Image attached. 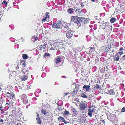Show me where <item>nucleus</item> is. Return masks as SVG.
<instances>
[{
	"label": "nucleus",
	"instance_id": "e2e57ef3",
	"mask_svg": "<svg viewBox=\"0 0 125 125\" xmlns=\"http://www.w3.org/2000/svg\"><path fill=\"white\" fill-rule=\"evenodd\" d=\"M20 125H21V124L20 123Z\"/></svg>",
	"mask_w": 125,
	"mask_h": 125
},
{
	"label": "nucleus",
	"instance_id": "0eeeda50",
	"mask_svg": "<svg viewBox=\"0 0 125 125\" xmlns=\"http://www.w3.org/2000/svg\"><path fill=\"white\" fill-rule=\"evenodd\" d=\"M6 94H9V96H7V97H9L10 99H12L13 100L15 98V94L12 92H10V93L7 92L6 93Z\"/></svg>",
	"mask_w": 125,
	"mask_h": 125
},
{
	"label": "nucleus",
	"instance_id": "680f3d73",
	"mask_svg": "<svg viewBox=\"0 0 125 125\" xmlns=\"http://www.w3.org/2000/svg\"><path fill=\"white\" fill-rule=\"evenodd\" d=\"M115 125H117L116 124H115Z\"/></svg>",
	"mask_w": 125,
	"mask_h": 125
},
{
	"label": "nucleus",
	"instance_id": "6e6d98bb",
	"mask_svg": "<svg viewBox=\"0 0 125 125\" xmlns=\"http://www.w3.org/2000/svg\"><path fill=\"white\" fill-rule=\"evenodd\" d=\"M19 68V67L18 66H17V67H16V69H18Z\"/></svg>",
	"mask_w": 125,
	"mask_h": 125
},
{
	"label": "nucleus",
	"instance_id": "6ab92c4d",
	"mask_svg": "<svg viewBox=\"0 0 125 125\" xmlns=\"http://www.w3.org/2000/svg\"><path fill=\"white\" fill-rule=\"evenodd\" d=\"M68 12L70 14L74 12V10L73 8H69L67 10Z\"/></svg>",
	"mask_w": 125,
	"mask_h": 125
},
{
	"label": "nucleus",
	"instance_id": "9d476101",
	"mask_svg": "<svg viewBox=\"0 0 125 125\" xmlns=\"http://www.w3.org/2000/svg\"><path fill=\"white\" fill-rule=\"evenodd\" d=\"M62 56H58L54 62L56 64H57L62 61Z\"/></svg>",
	"mask_w": 125,
	"mask_h": 125
},
{
	"label": "nucleus",
	"instance_id": "a878e982",
	"mask_svg": "<svg viewBox=\"0 0 125 125\" xmlns=\"http://www.w3.org/2000/svg\"><path fill=\"white\" fill-rule=\"evenodd\" d=\"M41 112L42 113V114H44V115H46L47 114V113H48L46 111H45V110H44L43 109H42L41 110Z\"/></svg>",
	"mask_w": 125,
	"mask_h": 125
},
{
	"label": "nucleus",
	"instance_id": "e433bc0d",
	"mask_svg": "<svg viewBox=\"0 0 125 125\" xmlns=\"http://www.w3.org/2000/svg\"><path fill=\"white\" fill-rule=\"evenodd\" d=\"M8 3V2H7V1L4 0V1H2V2L1 3H2V4H6L7 5V3Z\"/></svg>",
	"mask_w": 125,
	"mask_h": 125
},
{
	"label": "nucleus",
	"instance_id": "c03bdc74",
	"mask_svg": "<svg viewBox=\"0 0 125 125\" xmlns=\"http://www.w3.org/2000/svg\"><path fill=\"white\" fill-rule=\"evenodd\" d=\"M91 49H92L93 51L94 48V47H90Z\"/></svg>",
	"mask_w": 125,
	"mask_h": 125
},
{
	"label": "nucleus",
	"instance_id": "4d7b16f0",
	"mask_svg": "<svg viewBox=\"0 0 125 125\" xmlns=\"http://www.w3.org/2000/svg\"><path fill=\"white\" fill-rule=\"evenodd\" d=\"M42 48H41V46H40V50H42Z\"/></svg>",
	"mask_w": 125,
	"mask_h": 125
},
{
	"label": "nucleus",
	"instance_id": "f257e3e1",
	"mask_svg": "<svg viewBox=\"0 0 125 125\" xmlns=\"http://www.w3.org/2000/svg\"><path fill=\"white\" fill-rule=\"evenodd\" d=\"M72 20L76 23L78 25L81 26V25H83L84 22V21L85 18H79L77 16H72Z\"/></svg>",
	"mask_w": 125,
	"mask_h": 125
},
{
	"label": "nucleus",
	"instance_id": "4468645a",
	"mask_svg": "<svg viewBox=\"0 0 125 125\" xmlns=\"http://www.w3.org/2000/svg\"><path fill=\"white\" fill-rule=\"evenodd\" d=\"M58 120H59L60 121H62V122H63L65 124H66L67 123L66 122V121L65 120L64 117H62L61 116H60L58 118Z\"/></svg>",
	"mask_w": 125,
	"mask_h": 125
},
{
	"label": "nucleus",
	"instance_id": "5701e85b",
	"mask_svg": "<svg viewBox=\"0 0 125 125\" xmlns=\"http://www.w3.org/2000/svg\"><path fill=\"white\" fill-rule=\"evenodd\" d=\"M91 107H90L88 109V112H90L92 113L94 112V108H93L92 109H91Z\"/></svg>",
	"mask_w": 125,
	"mask_h": 125
},
{
	"label": "nucleus",
	"instance_id": "bb28decb",
	"mask_svg": "<svg viewBox=\"0 0 125 125\" xmlns=\"http://www.w3.org/2000/svg\"><path fill=\"white\" fill-rule=\"evenodd\" d=\"M110 50V49L109 47H106L105 48V51L106 52H107L109 51Z\"/></svg>",
	"mask_w": 125,
	"mask_h": 125
},
{
	"label": "nucleus",
	"instance_id": "473e14b6",
	"mask_svg": "<svg viewBox=\"0 0 125 125\" xmlns=\"http://www.w3.org/2000/svg\"><path fill=\"white\" fill-rule=\"evenodd\" d=\"M50 55V54L49 53H45L43 55V56L44 57H47Z\"/></svg>",
	"mask_w": 125,
	"mask_h": 125
},
{
	"label": "nucleus",
	"instance_id": "49530a36",
	"mask_svg": "<svg viewBox=\"0 0 125 125\" xmlns=\"http://www.w3.org/2000/svg\"><path fill=\"white\" fill-rule=\"evenodd\" d=\"M101 121L102 122V123H103L104 124V123H105V121L104 120L102 119V120H101Z\"/></svg>",
	"mask_w": 125,
	"mask_h": 125
},
{
	"label": "nucleus",
	"instance_id": "a211bd4d",
	"mask_svg": "<svg viewBox=\"0 0 125 125\" xmlns=\"http://www.w3.org/2000/svg\"><path fill=\"white\" fill-rule=\"evenodd\" d=\"M37 121V123L39 124H40L42 123L41 119L39 118V116L37 117V118L36 119Z\"/></svg>",
	"mask_w": 125,
	"mask_h": 125
},
{
	"label": "nucleus",
	"instance_id": "dca6fc26",
	"mask_svg": "<svg viewBox=\"0 0 125 125\" xmlns=\"http://www.w3.org/2000/svg\"><path fill=\"white\" fill-rule=\"evenodd\" d=\"M72 112L73 115H77L78 114V111L75 108H73L72 109Z\"/></svg>",
	"mask_w": 125,
	"mask_h": 125
},
{
	"label": "nucleus",
	"instance_id": "0e129e2a",
	"mask_svg": "<svg viewBox=\"0 0 125 125\" xmlns=\"http://www.w3.org/2000/svg\"><path fill=\"white\" fill-rule=\"evenodd\" d=\"M9 8H10V7H9Z\"/></svg>",
	"mask_w": 125,
	"mask_h": 125
},
{
	"label": "nucleus",
	"instance_id": "58836bf2",
	"mask_svg": "<svg viewBox=\"0 0 125 125\" xmlns=\"http://www.w3.org/2000/svg\"><path fill=\"white\" fill-rule=\"evenodd\" d=\"M41 48H42L43 49H45L46 48V46H45V45H41Z\"/></svg>",
	"mask_w": 125,
	"mask_h": 125
},
{
	"label": "nucleus",
	"instance_id": "052dcab7",
	"mask_svg": "<svg viewBox=\"0 0 125 125\" xmlns=\"http://www.w3.org/2000/svg\"><path fill=\"white\" fill-rule=\"evenodd\" d=\"M1 88L0 87V91H1Z\"/></svg>",
	"mask_w": 125,
	"mask_h": 125
},
{
	"label": "nucleus",
	"instance_id": "20e7f679",
	"mask_svg": "<svg viewBox=\"0 0 125 125\" xmlns=\"http://www.w3.org/2000/svg\"><path fill=\"white\" fill-rule=\"evenodd\" d=\"M21 79L23 81H24L27 79L28 78V76H27V75L28 74L27 72L24 73L22 72L21 73Z\"/></svg>",
	"mask_w": 125,
	"mask_h": 125
},
{
	"label": "nucleus",
	"instance_id": "de8ad7c7",
	"mask_svg": "<svg viewBox=\"0 0 125 125\" xmlns=\"http://www.w3.org/2000/svg\"><path fill=\"white\" fill-rule=\"evenodd\" d=\"M81 6L83 8L84 7V5H83V3H81Z\"/></svg>",
	"mask_w": 125,
	"mask_h": 125
},
{
	"label": "nucleus",
	"instance_id": "c9c22d12",
	"mask_svg": "<svg viewBox=\"0 0 125 125\" xmlns=\"http://www.w3.org/2000/svg\"><path fill=\"white\" fill-rule=\"evenodd\" d=\"M125 111V107H124L122 109L121 113L124 112Z\"/></svg>",
	"mask_w": 125,
	"mask_h": 125
},
{
	"label": "nucleus",
	"instance_id": "423d86ee",
	"mask_svg": "<svg viewBox=\"0 0 125 125\" xmlns=\"http://www.w3.org/2000/svg\"><path fill=\"white\" fill-rule=\"evenodd\" d=\"M116 116L115 114H110L109 115L107 116V119L112 122H113L115 120V118Z\"/></svg>",
	"mask_w": 125,
	"mask_h": 125
},
{
	"label": "nucleus",
	"instance_id": "864d4df0",
	"mask_svg": "<svg viewBox=\"0 0 125 125\" xmlns=\"http://www.w3.org/2000/svg\"><path fill=\"white\" fill-rule=\"evenodd\" d=\"M47 44V43L46 42H45L44 43V45H45L46 46V45Z\"/></svg>",
	"mask_w": 125,
	"mask_h": 125
},
{
	"label": "nucleus",
	"instance_id": "5fc2aeb1",
	"mask_svg": "<svg viewBox=\"0 0 125 125\" xmlns=\"http://www.w3.org/2000/svg\"><path fill=\"white\" fill-rule=\"evenodd\" d=\"M111 52L112 53L113 52H114V50H111Z\"/></svg>",
	"mask_w": 125,
	"mask_h": 125
},
{
	"label": "nucleus",
	"instance_id": "3c124183",
	"mask_svg": "<svg viewBox=\"0 0 125 125\" xmlns=\"http://www.w3.org/2000/svg\"><path fill=\"white\" fill-rule=\"evenodd\" d=\"M123 57L125 58L123 60H125V55H124L122 57V58H123Z\"/></svg>",
	"mask_w": 125,
	"mask_h": 125
},
{
	"label": "nucleus",
	"instance_id": "f8f14e48",
	"mask_svg": "<svg viewBox=\"0 0 125 125\" xmlns=\"http://www.w3.org/2000/svg\"><path fill=\"white\" fill-rule=\"evenodd\" d=\"M83 88L84 89H86V91L88 92L90 90V86L87 85L86 84H85L83 86Z\"/></svg>",
	"mask_w": 125,
	"mask_h": 125
},
{
	"label": "nucleus",
	"instance_id": "79ce46f5",
	"mask_svg": "<svg viewBox=\"0 0 125 125\" xmlns=\"http://www.w3.org/2000/svg\"><path fill=\"white\" fill-rule=\"evenodd\" d=\"M47 19V18H46V17L43 18L42 20V21H46V19Z\"/></svg>",
	"mask_w": 125,
	"mask_h": 125
},
{
	"label": "nucleus",
	"instance_id": "4be33fe9",
	"mask_svg": "<svg viewBox=\"0 0 125 125\" xmlns=\"http://www.w3.org/2000/svg\"><path fill=\"white\" fill-rule=\"evenodd\" d=\"M81 97L84 98H87V97L86 94L85 92H84L82 94Z\"/></svg>",
	"mask_w": 125,
	"mask_h": 125
},
{
	"label": "nucleus",
	"instance_id": "1a4fd4ad",
	"mask_svg": "<svg viewBox=\"0 0 125 125\" xmlns=\"http://www.w3.org/2000/svg\"><path fill=\"white\" fill-rule=\"evenodd\" d=\"M66 36L68 39L71 38L73 34L72 31L71 30L67 31L66 33Z\"/></svg>",
	"mask_w": 125,
	"mask_h": 125
},
{
	"label": "nucleus",
	"instance_id": "7ed1b4c3",
	"mask_svg": "<svg viewBox=\"0 0 125 125\" xmlns=\"http://www.w3.org/2000/svg\"><path fill=\"white\" fill-rule=\"evenodd\" d=\"M79 108L82 111H84L87 107V104L86 103L83 102L79 104Z\"/></svg>",
	"mask_w": 125,
	"mask_h": 125
},
{
	"label": "nucleus",
	"instance_id": "b1692460",
	"mask_svg": "<svg viewBox=\"0 0 125 125\" xmlns=\"http://www.w3.org/2000/svg\"><path fill=\"white\" fill-rule=\"evenodd\" d=\"M79 85L78 84H76L75 85V89L76 91H77L79 89Z\"/></svg>",
	"mask_w": 125,
	"mask_h": 125
},
{
	"label": "nucleus",
	"instance_id": "f3484780",
	"mask_svg": "<svg viewBox=\"0 0 125 125\" xmlns=\"http://www.w3.org/2000/svg\"><path fill=\"white\" fill-rule=\"evenodd\" d=\"M31 39L33 41V42H34L36 41L37 40L38 37L35 36H33L32 37Z\"/></svg>",
	"mask_w": 125,
	"mask_h": 125
},
{
	"label": "nucleus",
	"instance_id": "603ef678",
	"mask_svg": "<svg viewBox=\"0 0 125 125\" xmlns=\"http://www.w3.org/2000/svg\"><path fill=\"white\" fill-rule=\"evenodd\" d=\"M6 104H7V105H10V103H6Z\"/></svg>",
	"mask_w": 125,
	"mask_h": 125
},
{
	"label": "nucleus",
	"instance_id": "bf43d9fd",
	"mask_svg": "<svg viewBox=\"0 0 125 125\" xmlns=\"http://www.w3.org/2000/svg\"><path fill=\"white\" fill-rule=\"evenodd\" d=\"M37 117L39 116V115L38 114H37Z\"/></svg>",
	"mask_w": 125,
	"mask_h": 125
},
{
	"label": "nucleus",
	"instance_id": "2f4dec72",
	"mask_svg": "<svg viewBox=\"0 0 125 125\" xmlns=\"http://www.w3.org/2000/svg\"><path fill=\"white\" fill-rule=\"evenodd\" d=\"M69 114V112L68 111H67L66 110H65V111L63 113L64 115H68Z\"/></svg>",
	"mask_w": 125,
	"mask_h": 125
},
{
	"label": "nucleus",
	"instance_id": "a18cd8bd",
	"mask_svg": "<svg viewBox=\"0 0 125 125\" xmlns=\"http://www.w3.org/2000/svg\"><path fill=\"white\" fill-rule=\"evenodd\" d=\"M69 93H64V95H63V97H64L65 96H66Z\"/></svg>",
	"mask_w": 125,
	"mask_h": 125
},
{
	"label": "nucleus",
	"instance_id": "7c9ffc66",
	"mask_svg": "<svg viewBox=\"0 0 125 125\" xmlns=\"http://www.w3.org/2000/svg\"><path fill=\"white\" fill-rule=\"evenodd\" d=\"M114 45L115 46L118 47L119 45V43L118 42H115L114 43Z\"/></svg>",
	"mask_w": 125,
	"mask_h": 125
},
{
	"label": "nucleus",
	"instance_id": "c756f323",
	"mask_svg": "<svg viewBox=\"0 0 125 125\" xmlns=\"http://www.w3.org/2000/svg\"><path fill=\"white\" fill-rule=\"evenodd\" d=\"M77 92V91H76V90L74 89V90L73 91V92L71 94L72 96H73Z\"/></svg>",
	"mask_w": 125,
	"mask_h": 125
},
{
	"label": "nucleus",
	"instance_id": "393cba45",
	"mask_svg": "<svg viewBox=\"0 0 125 125\" xmlns=\"http://www.w3.org/2000/svg\"><path fill=\"white\" fill-rule=\"evenodd\" d=\"M116 19L114 18H111L110 20V21L112 23H113L116 21Z\"/></svg>",
	"mask_w": 125,
	"mask_h": 125
},
{
	"label": "nucleus",
	"instance_id": "ea45409f",
	"mask_svg": "<svg viewBox=\"0 0 125 125\" xmlns=\"http://www.w3.org/2000/svg\"><path fill=\"white\" fill-rule=\"evenodd\" d=\"M91 1L93 2H98L99 1V0H91Z\"/></svg>",
	"mask_w": 125,
	"mask_h": 125
},
{
	"label": "nucleus",
	"instance_id": "f03ea898",
	"mask_svg": "<svg viewBox=\"0 0 125 125\" xmlns=\"http://www.w3.org/2000/svg\"><path fill=\"white\" fill-rule=\"evenodd\" d=\"M62 24L61 21H58L56 23L53 24L52 27L54 28L61 29L62 28Z\"/></svg>",
	"mask_w": 125,
	"mask_h": 125
},
{
	"label": "nucleus",
	"instance_id": "c85d7f7f",
	"mask_svg": "<svg viewBox=\"0 0 125 125\" xmlns=\"http://www.w3.org/2000/svg\"><path fill=\"white\" fill-rule=\"evenodd\" d=\"M100 88V86L98 84H96V86H95L94 87V90H96L97 89H99Z\"/></svg>",
	"mask_w": 125,
	"mask_h": 125
},
{
	"label": "nucleus",
	"instance_id": "09e8293b",
	"mask_svg": "<svg viewBox=\"0 0 125 125\" xmlns=\"http://www.w3.org/2000/svg\"><path fill=\"white\" fill-rule=\"evenodd\" d=\"M76 8V7H75L74 8V9H75V12H76V11H77V10H78L76 9V8Z\"/></svg>",
	"mask_w": 125,
	"mask_h": 125
},
{
	"label": "nucleus",
	"instance_id": "412c9836",
	"mask_svg": "<svg viewBox=\"0 0 125 125\" xmlns=\"http://www.w3.org/2000/svg\"><path fill=\"white\" fill-rule=\"evenodd\" d=\"M109 94L110 95H113L115 94V92L113 90L111 89L108 91Z\"/></svg>",
	"mask_w": 125,
	"mask_h": 125
},
{
	"label": "nucleus",
	"instance_id": "13d9d810",
	"mask_svg": "<svg viewBox=\"0 0 125 125\" xmlns=\"http://www.w3.org/2000/svg\"><path fill=\"white\" fill-rule=\"evenodd\" d=\"M20 123H17V124L16 125H20Z\"/></svg>",
	"mask_w": 125,
	"mask_h": 125
},
{
	"label": "nucleus",
	"instance_id": "72a5a7b5",
	"mask_svg": "<svg viewBox=\"0 0 125 125\" xmlns=\"http://www.w3.org/2000/svg\"><path fill=\"white\" fill-rule=\"evenodd\" d=\"M49 13L48 12H47L46 13L45 15L46 18H49L50 17L49 15Z\"/></svg>",
	"mask_w": 125,
	"mask_h": 125
},
{
	"label": "nucleus",
	"instance_id": "4c0bfd02",
	"mask_svg": "<svg viewBox=\"0 0 125 125\" xmlns=\"http://www.w3.org/2000/svg\"><path fill=\"white\" fill-rule=\"evenodd\" d=\"M92 113L89 112L88 113V115L90 117H91L92 116Z\"/></svg>",
	"mask_w": 125,
	"mask_h": 125
},
{
	"label": "nucleus",
	"instance_id": "8fccbe9b",
	"mask_svg": "<svg viewBox=\"0 0 125 125\" xmlns=\"http://www.w3.org/2000/svg\"><path fill=\"white\" fill-rule=\"evenodd\" d=\"M3 120L2 119H0V122H3Z\"/></svg>",
	"mask_w": 125,
	"mask_h": 125
},
{
	"label": "nucleus",
	"instance_id": "37998d69",
	"mask_svg": "<svg viewBox=\"0 0 125 125\" xmlns=\"http://www.w3.org/2000/svg\"><path fill=\"white\" fill-rule=\"evenodd\" d=\"M124 50L123 48V47H121L120 48L119 50L121 51H123V50Z\"/></svg>",
	"mask_w": 125,
	"mask_h": 125
},
{
	"label": "nucleus",
	"instance_id": "aec40b11",
	"mask_svg": "<svg viewBox=\"0 0 125 125\" xmlns=\"http://www.w3.org/2000/svg\"><path fill=\"white\" fill-rule=\"evenodd\" d=\"M21 64L23 65V66H25L26 65L25 63V60H20Z\"/></svg>",
	"mask_w": 125,
	"mask_h": 125
},
{
	"label": "nucleus",
	"instance_id": "69168bd1",
	"mask_svg": "<svg viewBox=\"0 0 125 125\" xmlns=\"http://www.w3.org/2000/svg\"><path fill=\"white\" fill-rule=\"evenodd\" d=\"M0 101H1V100H0Z\"/></svg>",
	"mask_w": 125,
	"mask_h": 125
},
{
	"label": "nucleus",
	"instance_id": "a19ab883",
	"mask_svg": "<svg viewBox=\"0 0 125 125\" xmlns=\"http://www.w3.org/2000/svg\"><path fill=\"white\" fill-rule=\"evenodd\" d=\"M118 53L119 54H120V55L123 54V51L119 52H118Z\"/></svg>",
	"mask_w": 125,
	"mask_h": 125
},
{
	"label": "nucleus",
	"instance_id": "f704fd0d",
	"mask_svg": "<svg viewBox=\"0 0 125 125\" xmlns=\"http://www.w3.org/2000/svg\"><path fill=\"white\" fill-rule=\"evenodd\" d=\"M11 76H16V73L15 72H12V73L11 74Z\"/></svg>",
	"mask_w": 125,
	"mask_h": 125
},
{
	"label": "nucleus",
	"instance_id": "ddd939ff",
	"mask_svg": "<svg viewBox=\"0 0 125 125\" xmlns=\"http://www.w3.org/2000/svg\"><path fill=\"white\" fill-rule=\"evenodd\" d=\"M64 29L65 31L67 32L68 31H70L71 30L69 28V26H68L67 25H65V26H64Z\"/></svg>",
	"mask_w": 125,
	"mask_h": 125
},
{
	"label": "nucleus",
	"instance_id": "cd10ccee",
	"mask_svg": "<svg viewBox=\"0 0 125 125\" xmlns=\"http://www.w3.org/2000/svg\"><path fill=\"white\" fill-rule=\"evenodd\" d=\"M28 56L26 54H24L22 55V57L24 59H26L28 58Z\"/></svg>",
	"mask_w": 125,
	"mask_h": 125
},
{
	"label": "nucleus",
	"instance_id": "39448f33",
	"mask_svg": "<svg viewBox=\"0 0 125 125\" xmlns=\"http://www.w3.org/2000/svg\"><path fill=\"white\" fill-rule=\"evenodd\" d=\"M20 97L23 103L24 104H27L28 103V100L25 94H23L21 95Z\"/></svg>",
	"mask_w": 125,
	"mask_h": 125
},
{
	"label": "nucleus",
	"instance_id": "9b49d317",
	"mask_svg": "<svg viewBox=\"0 0 125 125\" xmlns=\"http://www.w3.org/2000/svg\"><path fill=\"white\" fill-rule=\"evenodd\" d=\"M57 44L55 43H53L51 45V48L50 50H56L57 49Z\"/></svg>",
	"mask_w": 125,
	"mask_h": 125
},
{
	"label": "nucleus",
	"instance_id": "6e6552de",
	"mask_svg": "<svg viewBox=\"0 0 125 125\" xmlns=\"http://www.w3.org/2000/svg\"><path fill=\"white\" fill-rule=\"evenodd\" d=\"M110 26V23L108 22H105L103 23L101 25V28L104 30L106 29L107 27Z\"/></svg>",
	"mask_w": 125,
	"mask_h": 125
},
{
	"label": "nucleus",
	"instance_id": "2eb2a0df",
	"mask_svg": "<svg viewBox=\"0 0 125 125\" xmlns=\"http://www.w3.org/2000/svg\"><path fill=\"white\" fill-rule=\"evenodd\" d=\"M115 56L113 57V58L114 59V60L115 61H118L120 59L119 57L118 56L117 54H115Z\"/></svg>",
	"mask_w": 125,
	"mask_h": 125
}]
</instances>
